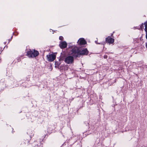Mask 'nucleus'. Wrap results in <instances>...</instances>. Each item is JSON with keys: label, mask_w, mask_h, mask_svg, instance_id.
I'll list each match as a JSON object with an SVG mask.
<instances>
[{"label": "nucleus", "mask_w": 147, "mask_h": 147, "mask_svg": "<svg viewBox=\"0 0 147 147\" xmlns=\"http://www.w3.org/2000/svg\"><path fill=\"white\" fill-rule=\"evenodd\" d=\"M88 53V51L86 49H84L81 51H79L77 48H76L72 50V55L76 57H78L80 55H87Z\"/></svg>", "instance_id": "obj_1"}, {"label": "nucleus", "mask_w": 147, "mask_h": 147, "mask_svg": "<svg viewBox=\"0 0 147 147\" xmlns=\"http://www.w3.org/2000/svg\"><path fill=\"white\" fill-rule=\"evenodd\" d=\"M38 52L35 50L30 51L27 53V55L29 57H34L38 55Z\"/></svg>", "instance_id": "obj_2"}, {"label": "nucleus", "mask_w": 147, "mask_h": 147, "mask_svg": "<svg viewBox=\"0 0 147 147\" xmlns=\"http://www.w3.org/2000/svg\"><path fill=\"white\" fill-rule=\"evenodd\" d=\"M72 52L71 53V55H72ZM69 56L67 57H66L65 59V62L68 64H71L74 62V58L73 57H76V56Z\"/></svg>", "instance_id": "obj_3"}, {"label": "nucleus", "mask_w": 147, "mask_h": 147, "mask_svg": "<svg viewBox=\"0 0 147 147\" xmlns=\"http://www.w3.org/2000/svg\"><path fill=\"white\" fill-rule=\"evenodd\" d=\"M48 60L50 61H53L56 58V55L54 54H51L47 55Z\"/></svg>", "instance_id": "obj_4"}, {"label": "nucleus", "mask_w": 147, "mask_h": 147, "mask_svg": "<svg viewBox=\"0 0 147 147\" xmlns=\"http://www.w3.org/2000/svg\"><path fill=\"white\" fill-rule=\"evenodd\" d=\"M78 43L80 45H85L86 44V42L84 38H80L79 40Z\"/></svg>", "instance_id": "obj_5"}, {"label": "nucleus", "mask_w": 147, "mask_h": 147, "mask_svg": "<svg viewBox=\"0 0 147 147\" xmlns=\"http://www.w3.org/2000/svg\"><path fill=\"white\" fill-rule=\"evenodd\" d=\"M59 46L61 48H65L67 47V43L65 41L62 42L60 43Z\"/></svg>", "instance_id": "obj_6"}, {"label": "nucleus", "mask_w": 147, "mask_h": 147, "mask_svg": "<svg viewBox=\"0 0 147 147\" xmlns=\"http://www.w3.org/2000/svg\"><path fill=\"white\" fill-rule=\"evenodd\" d=\"M106 40L107 42L109 44L113 43L114 42V39L109 37L107 38Z\"/></svg>", "instance_id": "obj_7"}, {"label": "nucleus", "mask_w": 147, "mask_h": 147, "mask_svg": "<svg viewBox=\"0 0 147 147\" xmlns=\"http://www.w3.org/2000/svg\"><path fill=\"white\" fill-rule=\"evenodd\" d=\"M145 26V30L146 32H147V22H146L144 23Z\"/></svg>", "instance_id": "obj_8"}, {"label": "nucleus", "mask_w": 147, "mask_h": 147, "mask_svg": "<svg viewBox=\"0 0 147 147\" xmlns=\"http://www.w3.org/2000/svg\"><path fill=\"white\" fill-rule=\"evenodd\" d=\"M63 38V37L62 36H60L59 37V39L61 40H62Z\"/></svg>", "instance_id": "obj_9"}, {"label": "nucleus", "mask_w": 147, "mask_h": 147, "mask_svg": "<svg viewBox=\"0 0 147 147\" xmlns=\"http://www.w3.org/2000/svg\"><path fill=\"white\" fill-rule=\"evenodd\" d=\"M104 58H107V56H104Z\"/></svg>", "instance_id": "obj_10"}, {"label": "nucleus", "mask_w": 147, "mask_h": 147, "mask_svg": "<svg viewBox=\"0 0 147 147\" xmlns=\"http://www.w3.org/2000/svg\"><path fill=\"white\" fill-rule=\"evenodd\" d=\"M146 38L147 39V33H146Z\"/></svg>", "instance_id": "obj_11"}]
</instances>
